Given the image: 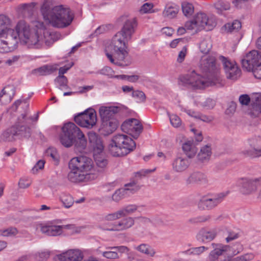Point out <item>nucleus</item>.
Segmentation results:
<instances>
[{
    "instance_id": "nucleus-56",
    "label": "nucleus",
    "mask_w": 261,
    "mask_h": 261,
    "mask_svg": "<svg viewBox=\"0 0 261 261\" xmlns=\"http://www.w3.org/2000/svg\"><path fill=\"white\" fill-rule=\"evenodd\" d=\"M47 156L51 157L54 160L58 161L59 155L56 149L54 148H49L46 150Z\"/></svg>"
},
{
    "instance_id": "nucleus-2",
    "label": "nucleus",
    "mask_w": 261,
    "mask_h": 261,
    "mask_svg": "<svg viewBox=\"0 0 261 261\" xmlns=\"http://www.w3.org/2000/svg\"><path fill=\"white\" fill-rule=\"evenodd\" d=\"M94 160L97 167L96 171L91 159L85 156L72 158L69 162V180L74 183L84 181L91 178L90 175L92 176V178H94L96 172L105 171L107 167V160L100 155H95Z\"/></svg>"
},
{
    "instance_id": "nucleus-62",
    "label": "nucleus",
    "mask_w": 261,
    "mask_h": 261,
    "mask_svg": "<svg viewBox=\"0 0 261 261\" xmlns=\"http://www.w3.org/2000/svg\"><path fill=\"white\" fill-rule=\"evenodd\" d=\"M254 76L255 78L261 79V64L254 68L252 70Z\"/></svg>"
},
{
    "instance_id": "nucleus-10",
    "label": "nucleus",
    "mask_w": 261,
    "mask_h": 261,
    "mask_svg": "<svg viewBox=\"0 0 261 261\" xmlns=\"http://www.w3.org/2000/svg\"><path fill=\"white\" fill-rule=\"evenodd\" d=\"M23 25L24 20H20L15 29L9 28L1 35L13 50L17 47L19 42H20V35Z\"/></svg>"
},
{
    "instance_id": "nucleus-23",
    "label": "nucleus",
    "mask_w": 261,
    "mask_h": 261,
    "mask_svg": "<svg viewBox=\"0 0 261 261\" xmlns=\"http://www.w3.org/2000/svg\"><path fill=\"white\" fill-rule=\"evenodd\" d=\"M35 6L34 3L22 4L15 8L17 14L20 17H29L32 16Z\"/></svg>"
},
{
    "instance_id": "nucleus-20",
    "label": "nucleus",
    "mask_w": 261,
    "mask_h": 261,
    "mask_svg": "<svg viewBox=\"0 0 261 261\" xmlns=\"http://www.w3.org/2000/svg\"><path fill=\"white\" fill-rule=\"evenodd\" d=\"M117 126L118 122L116 120H101L98 130L101 135L106 136L113 133Z\"/></svg>"
},
{
    "instance_id": "nucleus-38",
    "label": "nucleus",
    "mask_w": 261,
    "mask_h": 261,
    "mask_svg": "<svg viewBox=\"0 0 261 261\" xmlns=\"http://www.w3.org/2000/svg\"><path fill=\"white\" fill-rule=\"evenodd\" d=\"M212 45L210 40H203L199 44V49L200 51L204 55H208L207 54L210 51Z\"/></svg>"
},
{
    "instance_id": "nucleus-13",
    "label": "nucleus",
    "mask_w": 261,
    "mask_h": 261,
    "mask_svg": "<svg viewBox=\"0 0 261 261\" xmlns=\"http://www.w3.org/2000/svg\"><path fill=\"white\" fill-rule=\"evenodd\" d=\"M221 61L227 79L235 81L241 75V70L236 63L231 62L223 56L219 57Z\"/></svg>"
},
{
    "instance_id": "nucleus-50",
    "label": "nucleus",
    "mask_w": 261,
    "mask_h": 261,
    "mask_svg": "<svg viewBox=\"0 0 261 261\" xmlns=\"http://www.w3.org/2000/svg\"><path fill=\"white\" fill-rule=\"evenodd\" d=\"M170 121L172 125L174 127H178L181 125L180 118L176 115L172 114L170 116Z\"/></svg>"
},
{
    "instance_id": "nucleus-64",
    "label": "nucleus",
    "mask_w": 261,
    "mask_h": 261,
    "mask_svg": "<svg viewBox=\"0 0 261 261\" xmlns=\"http://www.w3.org/2000/svg\"><path fill=\"white\" fill-rule=\"evenodd\" d=\"M56 258V261H71L64 252L57 255Z\"/></svg>"
},
{
    "instance_id": "nucleus-61",
    "label": "nucleus",
    "mask_w": 261,
    "mask_h": 261,
    "mask_svg": "<svg viewBox=\"0 0 261 261\" xmlns=\"http://www.w3.org/2000/svg\"><path fill=\"white\" fill-rule=\"evenodd\" d=\"M187 49L186 46H184L182 50L179 53L178 58L177 59V61L179 63L182 62L186 56V53H187Z\"/></svg>"
},
{
    "instance_id": "nucleus-59",
    "label": "nucleus",
    "mask_w": 261,
    "mask_h": 261,
    "mask_svg": "<svg viewBox=\"0 0 261 261\" xmlns=\"http://www.w3.org/2000/svg\"><path fill=\"white\" fill-rule=\"evenodd\" d=\"M55 82L61 87L67 86V79L65 76L58 75Z\"/></svg>"
},
{
    "instance_id": "nucleus-47",
    "label": "nucleus",
    "mask_w": 261,
    "mask_h": 261,
    "mask_svg": "<svg viewBox=\"0 0 261 261\" xmlns=\"http://www.w3.org/2000/svg\"><path fill=\"white\" fill-rule=\"evenodd\" d=\"M1 233L4 237H12L18 233V230L15 227H9L6 229L0 230Z\"/></svg>"
},
{
    "instance_id": "nucleus-58",
    "label": "nucleus",
    "mask_w": 261,
    "mask_h": 261,
    "mask_svg": "<svg viewBox=\"0 0 261 261\" xmlns=\"http://www.w3.org/2000/svg\"><path fill=\"white\" fill-rule=\"evenodd\" d=\"M253 256L251 254H246L234 258L231 261H249L252 259Z\"/></svg>"
},
{
    "instance_id": "nucleus-53",
    "label": "nucleus",
    "mask_w": 261,
    "mask_h": 261,
    "mask_svg": "<svg viewBox=\"0 0 261 261\" xmlns=\"http://www.w3.org/2000/svg\"><path fill=\"white\" fill-rule=\"evenodd\" d=\"M32 181L26 178H20L18 182V187L20 189L28 188L31 185Z\"/></svg>"
},
{
    "instance_id": "nucleus-51",
    "label": "nucleus",
    "mask_w": 261,
    "mask_h": 261,
    "mask_svg": "<svg viewBox=\"0 0 261 261\" xmlns=\"http://www.w3.org/2000/svg\"><path fill=\"white\" fill-rule=\"evenodd\" d=\"M107 251H104L102 253V255L109 259H115L118 258V255L115 250L107 249Z\"/></svg>"
},
{
    "instance_id": "nucleus-5",
    "label": "nucleus",
    "mask_w": 261,
    "mask_h": 261,
    "mask_svg": "<svg viewBox=\"0 0 261 261\" xmlns=\"http://www.w3.org/2000/svg\"><path fill=\"white\" fill-rule=\"evenodd\" d=\"M128 41L124 39L123 36L117 33L114 36L111 45L105 50L106 55L112 63L118 66L124 65L123 61L128 55Z\"/></svg>"
},
{
    "instance_id": "nucleus-41",
    "label": "nucleus",
    "mask_w": 261,
    "mask_h": 261,
    "mask_svg": "<svg viewBox=\"0 0 261 261\" xmlns=\"http://www.w3.org/2000/svg\"><path fill=\"white\" fill-rule=\"evenodd\" d=\"M126 194V190L120 189L117 190L112 195V200L115 202H119Z\"/></svg>"
},
{
    "instance_id": "nucleus-11",
    "label": "nucleus",
    "mask_w": 261,
    "mask_h": 261,
    "mask_svg": "<svg viewBox=\"0 0 261 261\" xmlns=\"http://www.w3.org/2000/svg\"><path fill=\"white\" fill-rule=\"evenodd\" d=\"M74 120L82 127L91 128L96 123V114L93 110L85 111L75 116Z\"/></svg>"
},
{
    "instance_id": "nucleus-30",
    "label": "nucleus",
    "mask_w": 261,
    "mask_h": 261,
    "mask_svg": "<svg viewBox=\"0 0 261 261\" xmlns=\"http://www.w3.org/2000/svg\"><path fill=\"white\" fill-rule=\"evenodd\" d=\"M246 148L241 151V154L246 157L256 158L261 156V145Z\"/></svg>"
},
{
    "instance_id": "nucleus-60",
    "label": "nucleus",
    "mask_w": 261,
    "mask_h": 261,
    "mask_svg": "<svg viewBox=\"0 0 261 261\" xmlns=\"http://www.w3.org/2000/svg\"><path fill=\"white\" fill-rule=\"evenodd\" d=\"M239 102L242 105L247 106L250 101V98L248 95L243 94L241 95L239 97Z\"/></svg>"
},
{
    "instance_id": "nucleus-36",
    "label": "nucleus",
    "mask_w": 261,
    "mask_h": 261,
    "mask_svg": "<svg viewBox=\"0 0 261 261\" xmlns=\"http://www.w3.org/2000/svg\"><path fill=\"white\" fill-rule=\"evenodd\" d=\"M11 20L7 15H0V35L8 30L11 25Z\"/></svg>"
},
{
    "instance_id": "nucleus-18",
    "label": "nucleus",
    "mask_w": 261,
    "mask_h": 261,
    "mask_svg": "<svg viewBox=\"0 0 261 261\" xmlns=\"http://www.w3.org/2000/svg\"><path fill=\"white\" fill-rule=\"evenodd\" d=\"M135 224V219L131 217H124L113 225L110 231H122L132 228Z\"/></svg>"
},
{
    "instance_id": "nucleus-26",
    "label": "nucleus",
    "mask_w": 261,
    "mask_h": 261,
    "mask_svg": "<svg viewBox=\"0 0 261 261\" xmlns=\"http://www.w3.org/2000/svg\"><path fill=\"white\" fill-rule=\"evenodd\" d=\"M43 43L47 46L52 45L56 41L61 38V35L57 32L44 30L42 33Z\"/></svg>"
},
{
    "instance_id": "nucleus-63",
    "label": "nucleus",
    "mask_w": 261,
    "mask_h": 261,
    "mask_svg": "<svg viewBox=\"0 0 261 261\" xmlns=\"http://www.w3.org/2000/svg\"><path fill=\"white\" fill-rule=\"evenodd\" d=\"M236 108L237 104L235 102L231 101L229 103V106L226 111V114H230L233 113L236 111Z\"/></svg>"
},
{
    "instance_id": "nucleus-25",
    "label": "nucleus",
    "mask_w": 261,
    "mask_h": 261,
    "mask_svg": "<svg viewBox=\"0 0 261 261\" xmlns=\"http://www.w3.org/2000/svg\"><path fill=\"white\" fill-rule=\"evenodd\" d=\"M38 227L40 228L42 233L49 236H60L63 232L60 225H49L40 223L37 225Z\"/></svg>"
},
{
    "instance_id": "nucleus-27",
    "label": "nucleus",
    "mask_w": 261,
    "mask_h": 261,
    "mask_svg": "<svg viewBox=\"0 0 261 261\" xmlns=\"http://www.w3.org/2000/svg\"><path fill=\"white\" fill-rule=\"evenodd\" d=\"M206 181V176L203 173L198 171L192 173L186 180V182L188 184H203Z\"/></svg>"
},
{
    "instance_id": "nucleus-15",
    "label": "nucleus",
    "mask_w": 261,
    "mask_h": 261,
    "mask_svg": "<svg viewBox=\"0 0 261 261\" xmlns=\"http://www.w3.org/2000/svg\"><path fill=\"white\" fill-rule=\"evenodd\" d=\"M123 132L128 134L134 138H137L143 129L142 125L136 119H129L125 121L121 126Z\"/></svg>"
},
{
    "instance_id": "nucleus-21",
    "label": "nucleus",
    "mask_w": 261,
    "mask_h": 261,
    "mask_svg": "<svg viewBox=\"0 0 261 261\" xmlns=\"http://www.w3.org/2000/svg\"><path fill=\"white\" fill-rule=\"evenodd\" d=\"M190 161L182 156H177L172 163L173 170L176 172H182L186 170L190 165Z\"/></svg>"
},
{
    "instance_id": "nucleus-46",
    "label": "nucleus",
    "mask_w": 261,
    "mask_h": 261,
    "mask_svg": "<svg viewBox=\"0 0 261 261\" xmlns=\"http://www.w3.org/2000/svg\"><path fill=\"white\" fill-rule=\"evenodd\" d=\"M61 201L64 206L69 208L72 205L74 200L72 196L70 195H64L61 197Z\"/></svg>"
},
{
    "instance_id": "nucleus-19",
    "label": "nucleus",
    "mask_w": 261,
    "mask_h": 261,
    "mask_svg": "<svg viewBox=\"0 0 261 261\" xmlns=\"http://www.w3.org/2000/svg\"><path fill=\"white\" fill-rule=\"evenodd\" d=\"M120 110L119 107L115 106L100 107L99 109V113L101 120H114L113 117Z\"/></svg>"
},
{
    "instance_id": "nucleus-6",
    "label": "nucleus",
    "mask_w": 261,
    "mask_h": 261,
    "mask_svg": "<svg viewBox=\"0 0 261 261\" xmlns=\"http://www.w3.org/2000/svg\"><path fill=\"white\" fill-rule=\"evenodd\" d=\"M136 147V143L129 136L123 134L114 136L108 146L109 153L114 156L127 155Z\"/></svg>"
},
{
    "instance_id": "nucleus-31",
    "label": "nucleus",
    "mask_w": 261,
    "mask_h": 261,
    "mask_svg": "<svg viewBox=\"0 0 261 261\" xmlns=\"http://www.w3.org/2000/svg\"><path fill=\"white\" fill-rule=\"evenodd\" d=\"M179 10V8L177 6L167 5L162 12V15L165 18L173 19L176 16Z\"/></svg>"
},
{
    "instance_id": "nucleus-49",
    "label": "nucleus",
    "mask_w": 261,
    "mask_h": 261,
    "mask_svg": "<svg viewBox=\"0 0 261 261\" xmlns=\"http://www.w3.org/2000/svg\"><path fill=\"white\" fill-rule=\"evenodd\" d=\"M248 146L250 147L261 146V138L259 136H255L248 140Z\"/></svg>"
},
{
    "instance_id": "nucleus-57",
    "label": "nucleus",
    "mask_w": 261,
    "mask_h": 261,
    "mask_svg": "<svg viewBox=\"0 0 261 261\" xmlns=\"http://www.w3.org/2000/svg\"><path fill=\"white\" fill-rule=\"evenodd\" d=\"M98 73L102 75L108 76L109 77H113L114 71L112 69L108 67H105L98 71Z\"/></svg>"
},
{
    "instance_id": "nucleus-14",
    "label": "nucleus",
    "mask_w": 261,
    "mask_h": 261,
    "mask_svg": "<svg viewBox=\"0 0 261 261\" xmlns=\"http://www.w3.org/2000/svg\"><path fill=\"white\" fill-rule=\"evenodd\" d=\"M121 19L124 21V24L121 31L117 33L120 34L125 40H130L132 35L135 32V28L137 26L136 18H128L126 16H123L121 17Z\"/></svg>"
},
{
    "instance_id": "nucleus-3",
    "label": "nucleus",
    "mask_w": 261,
    "mask_h": 261,
    "mask_svg": "<svg viewBox=\"0 0 261 261\" xmlns=\"http://www.w3.org/2000/svg\"><path fill=\"white\" fill-rule=\"evenodd\" d=\"M40 11L46 22L58 29L70 25L74 17L69 7L63 5L52 7L51 2L48 0L44 2Z\"/></svg>"
},
{
    "instance_id": "nucleus-54",
    "label": "nucleus",
    "mask_w": 261,
    "mask_h": 261,
    "mask_svg": "<svg viewBox=\"0 0 261 261\" xmlns=\"http://www.w3.org/2000/svg\"><path fill=\"white\" fill-rule=\"evenodd\" d=\"M132 95L134 97L137 98L140 102H144L146 100L145 94L142 91L136 90L133 91Z\"/></svg>"
},
{
    "instance_id": "nucleus-43",
    "label": "nucleus",
    "mask_w": 261,
    "mask_h": 261,
    "mask_svg": "<svg viewBox=\"0 0 261 261\" xmlns=\"http://www.w3.org/2000/svg\"><path fill=\"white\" fill-rule=\"evenodd\" d=\"M182 10L184 14L186 16L191 15L194 12V7L191 4L184 3L182 4Z\"/></svg>"
},
{
    "instance_id": "nucleus-9",
    "label": "nucleus",
    "mask_w": 261,
    "mask_h": 261,
    "mask_svg": "<svg viewBox=\"0 0 261 261\" xmlns=\"http://www.w3.org/2000/svg\"><path fill=\"white\" fill-rule=\"evenodd\" d=\"M20 36V42L28 48L39 49L43 45L42 33L39 31H31L24 21Z\"/></svg>"
},
{
    "instance_id": "nucleus-37",
    "label": "nucleus",
    "mask_w": 261,
    "mask_h": 261,
    "mask_svg": "<svg viewBox=\"0 0 261 261\" xmlns=\"http://www.w3.org/2000/svg\"><path fill=\"white\" fill-rule=\"evenodd\" d=\"M138 208V206L135 204H129L122 208L119 209L122 217H126L135 212Z\"/></svg>"
},
{
    "instance_id": "nucleus-55",
    "label": "nucleus",
    "mask_w": 261,
    "mask_h": 261,
    "mask_svg": "<svg viewBox=\"0 0 261 261\" xmlns=\"http://www.w3.org/2000/svg\"><path fill=\"white\" fill-rule=\"evenodd\" d=\"M211 219V216L208 215H205L201 216H199L197 218L190 219V221L191 223H201V222H204L206 221H208Z\"/></svg>"
},
{
    "instance_id": "nucleus-44",
    "label": "nucleus",
    "mask_w": 261,
    "mask_h": 261,
    "mask_svg": "<svg viewBox=\"0 0 261 261\" xmlns=\"http://www.w3.org/2000/svg\"><path fill=\"white\" fill-rule=\"evenodd\" d=\"M137 249L140 252L153 256L155 251L145 244H141L137 247Z\"/></svg>"
},
{
    "instance_id": "nucleus-17",
    "label": "nucleus",
    "mask_w": 261,
    "mask_h": 261,
    "mask_svg": "<svg viewBox=\"0 0 261 261\" xmlns=\"http://www.w3.org/2000/svg\"><path fill=\"white\" fill-rule=\"evenodd\" d=\"M240 192L243 195H248L255 193L259 186L256 178L242 179Z\"/></svg>"
},
{
    "instance_id": "nucleus-45",
    "label": "nucleus",
    "mask_w": 261,
    "mask_h": 261,
    "mask_svg": "<svg viewBox=\"0 0 261 261\" xmlns=\"http://www.w3.org/2000/svg\"><path fill=\"white\" fill-rule=\"evenodd\" d=\"M125 188L123 189L126 190V193L127 191H130L133 193L135 192L140 190L141 187V186L137 184V181L135 180H133L128 184H125Z\"/></svg>"
},
{
    "instance_id": "nucleus-24",
    "label": "nucleus",
    "mask_w": 261,
    "mask_h": 261,
    "mask_svg": "<svg viewBox=\"0 0 261 261\" xmlns=\"http://www.w3.org/2000/svg\"><path fill=\"white\" fill-rule=\"evenodd\" d=\"M88 138L94 151L97 153H101L104 149V145L100 137L95 132H90L88 133Z\"/></svg>"
},
{
    "instance_id": "nucleus-42",
    "label": "nucleus",
    "mask_w": 261,
    "mask_h": 261,
    "mask_svg": "<svg viewBox=\"0 0 261 261\" xmlns=\"http://www.w3.org/2000/svg\"><path fill=\"white\" fill-rule=\"evenodd\" d=\"M215 8L218 10V12L220 13L224 10H227L230 8V5L228 3L224 2L222 1H218L214 4Z\"/></svg>"
},
{
    "instance_id": "nucleus-29",
    "label": "nucleus",
    "mask_w": 261,
    "mask_h": 261,
    "mask_svg": "<svg viewBox=\"0 0 261 261\" xmlns=\"http://www.w3.org/2000/svg\"><path fill=\"white\" fill-rule=\"evenodd\" d=\"M56 70V67L46 65L33 70L31 71V74L36 76H45L51 74Z\"/></svg>"
},
{
    "instance_id": "nucleus-34",
    "label": "nucleus",
    "mask_w": 261,
    "mask_h": 261,
    "mask_svg": "<svg viewBox=\"0 0 261 261\" xmlns=\"http://www.w3.org/2000/svg\"><path fill=\"white\" fill-rule=\"evenodd\" d=\"M182 150L189 158H193L197 151L196 146L190 141L187 142L183 144Z\"/></svg>"
},
{
    "instance_id": "nucleus-8",
    "label": "nucleus",
    "mask_w": 261,
    "mask_h": 261,
    "mask_svg": "<svg viewBox=\"0 0 261 261\" xmlns=\"http://www.w3.org/2000/svg\"><path fill=\"white\" fill-rule=\"evenodd\" d=\"M216 25V22L213 17H208L203 13H198L193 18L185 23L186 29L197 33L204 29L212 30Z\"/></svg>"
},
{
    "instance_id": "nucleus-52",
    "label": "nucleus",
    "mask_w": 261,
    "mask_h": 261,
    "mask_svg": "<svg viewBox=\"0 0 261 261\" xmlns=\"http://www.w3.org/2000/svg\"><path fill=\"white\" fill-rule=\"evenodd\" d=\"M153 5L152 3H145L141 7L140 12L141 14L151 13Z\"/></svg>"
},
{
    "instance_id": "nucleus-33",
    "label": "nucleus",
    "mask_w": 261,
    "mask_h": 261,
    "mask_svg": "<svg viewBox=\"0 0 261 261\" xmlns=\"http://www.w3.org/2000/svg\"><path fill=\"white\" fill-rule=\"evenodd\" d=\"M15 95V90L11 86L4 87L0 92V100L3 97L6 102H10Z\"/></svg>"
},
{
    "instance_id": "nucleus-7",
    "label": "nucleus",
    "mask_w": 261,
    "mask_h": 261,
    "mask_svg": "<svg viewBox=\"0 0 261 261\" xmlns=\"http://www.w3.org/2000/svg\"><path fill=\"white\" fill-rule=\"evenodd\" d=\"M27 114L28 111L25 110L18 118L15 125L8 129L1 135L0 141L3 142L12 141L14 139V136L18 135H21L25 137H29L30 128L25 126L28 120Z\"/></svg>"
},
{
    "instance_id": "nucleus-28",
    "label": "nucleus",
    "mask_w": 261,
    "mask_h": 261,
    "mask_svg": "<svg viewBox=\"0 0 261 261\" xmlns=\"http://www.w3.org/2000/svg\"><path fill=\"white\" fill-rule=\"evenodd\" d=\"M212 155V149L210 145H206L201 148L197 155V161L199 163L207 162Z\"/></svg>"
},
{
    "instance_id": "nucleus-35",
    "label": "nucleus",
    "mask_w": 261,
    "mask_h": 261,
    "mask_svg": "<svg viewBox=\"0 0 261 261\" xmlns=\"http://www.w3.org/2000/svg\"><path fill=\"white\" fill-rule=\"evenodd\" d=\"M200 233L203 241L210 242L216 238L217 232L216 230L214 229H206L203 228L200 231Z\"/></svg>"
},
{
    "instance_id": "nucleus-48",
    "label": "nucleus",
    "mask_w": 261,
    "mask_h": 261,
    "mask_svg": "<svg viewBox=\"0 0 261 261\" xmlns=\"http://www.w3.org/2000/svg\"><path fill=\"white\" fill-rule=\"evenodd\" d=\"M12 50L7 41L0 35V53H8Z\"/></svg>"
},
{
    "instance_id": "nucleus-1",
    "label": "nucleus",
    "mask_w": 261,
    "mask_h": 261,
    "mask_svg": "<svg viewBox=\"0 0 261 261\" xmlns=\"http://www.w3.org/2000/svg\"><path fill=\"white\" fill-rule=\"evenodd\" d=\"M200 68L205 73L206 77L197 74L194 71L183 76L181 81L192 88L203 89L210 86H222L224 82L220 74V67L216 63L214 57L209 55H204L201 57Z\"/></svg>"
},
{
    "instance_id": "nucleus-4",
    "label": "nucleus",
    "mask_w": 261,
    "mask_h": 261,
    "mask_svg": "<svg viewBox=\"0 0 261 261\" xmlns=\"http://www.w3.org/2000/svg\"><path fill=\"white\" fill-rule=\"evenodd\" d=\"M59 136L60 143L66 148L73 145L80 152L83 151L87 146V140L81 131L74 123L68 122L62 126Z\"/></svg>"
},
{
    "instance_id": "nucleus-22",
    "label": "nucleus",
    "mask_w": 261,
    "mask_h": 261,
    "mask_svg": "<svg viewBox=\"0 0 261 261\" xmlns=\"http://www.w3.org/2000/svg\"><path fill=\"white\" fill-rule=\"evenodd\" d=\"M212 245L213 250L211 251L208 256L209 261L216 260L219 256L227 252L229 248L228 246L224 245L221 244L213 243Z\"/></svg>"
},
{
    "instance_id": "nucleus-39",
    "label": "nucleus",
    "mask_w": 261,
    "mask_h": 261,
    "mask_svg": "<svg viewBox=\"0 0 261 261\" xmlns=\"http://www.w3.org/2000/svg\"><path fill=\"white\" fill-rule=\"evenodd\" d=\"M226 30L228 32H231L234 30H238L241 28V23L238 20H234L232 23H228L224 25Z\"/></svg>"
},
{
    "instance_id": "nucleus-12",
    "label": "nucleus",
    "mask_w": 261,
    "mask_h": 261,
    "mask_svg": "<svg viewBox=\"0 0 261 261\" xmlns=\"http://www.w3.org/2000/svg\"><path fill=\"white\" fill-rule=\"evenodd\" d=\"M242 67L247 71H251L261 64V54L253 50L247 53L241 60Z\"/></svg>"
},
{
    "instance_id": "nucleus-40",
    "label": "nucleus",
    "mask_w": 261,
    "mask_h": 261,
    "mask_svg": "<svg viewBox=\"0 0 261 261\" xmlns=\"http://www.w3.org/2000/svg\"><path fill=\"white\" fill-rule=\"evenodd\" d=\"M122 218L120 210L106 215L103 219L106 221H112Z\"/></svg>"
},
{
    "instance_id": "nucleus-16",
    "label": "nucleus",
    "mask_w": 261,
    "mask_h": 261,
    "mask_svg": "<svg viewBox=\"0 0 261 261\" xmlns=\"http://www.w3.org/2000/svg\"><path fill=\"white\" fill-rule=\"evenodd\" d=\"M226 194L222 193L214 197L204 196L198 202V207L203 210H211L222 202Z\"/></svg>"
},
{
    "instance_id": "nucleus-32",
    "label": "nucleus",
    "mask_w": 261,
    "mask_h": 261,
    "mask_svg": "<svg viewBox=\"0 0 261 261\" xmlns=\"http://www.w3.org/2000/svg\"><path fill=\"white\" fill-rule=\"evenodd\" d=\"M64 253L71 261H82L84 256L83 252L79 249H69Z\"/></svg>"
}]
</instances>
